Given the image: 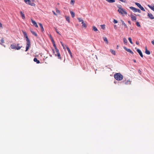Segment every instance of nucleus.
I'll return each mask as SVG.
<instances>
[{
	"mask_svg": "<svg viewBox=\"0 0 154 154\" xmlns=\"http://www.w3.org/2000/svg\"><path fill=\"white\" fill-rule=\"evenodd\" d=\"M33 61L35 62H36V63L37 64H38V63H40L39 61V60H38L37 58L35 57L34 58Z\"/></svg>",
	"mask_w": 154,
	"mask_h": 154,
	"instance_id": "obj_16",
	"label": "nucleus"
},
{
	"mask_svg": "<svg viewBox=\"0 0 154 154\" xmlns=\"http://www.w3.org/2000/svg\"><path fill=\"white\" fill-rule=\"evenodd\" d=\"M106 1L109 3H113L115 2V0H106Z\"/></svg>",
	"mask_w": 154,
	"mask_h": 154,
	"instance_id": "obj_28",
	"label": "nucleus"
},
{
	"mask_svg": "<svg viewBox=\"0 0 154 154\" xmlns=\"http://www.w3.org/2000/svg\"><path fill=\"white\" fill-rule=\"evenodd\" d=\"M123 82L125 85H130L131 84V81H130V80H125L124 81H123Z\"/></svg>",
	"mask_w": 154,
	"mask_h": 154,
	"instance_id": "obj_7",
	"label": "nucleus"
},
{
	"mask_svg": "<svg viewBox=\"0 0 154 154\" xmlns=\"http://www.w3.org/2000/svg\"><path fill=\"white\" fill-rule=\"evenodd\" d=\"M123 48L126 51H127L130 53H131L132 54H134L133 52L130 49H128V48H127L125 47H123Z\"/></svg>",
	"mask_w": 154,
	"mask_h": 154,
	"instance_id": "obj_6",
	"label": "nucleus"
},
{
	"mask_svg": "<svg viewBox=\"0 0 154 154\" xmlns=\"http://www.w3.org/2000/svg\"><path fill=\"white\" fill-rule=\"evenodd\" d=\"M75 0H71L70 2L71 4H72L73 5L75 3Z\"/></svg>",
	"mask_w": 154,
	"mask_h": 154,
	"instance_id": "obj_36",
	"label": "nucleus"
},
{
	"mask_svg": "<svg viewBox=\"0 0 154 154\" xmlns=\"http://www.w3.org/2000/svg\"><path fill=\"white\" fill-rule=\"evenodd\" d=\"M129 8L131 9L134 12H136V11H137V8H136L134 7H131Z\"/></svg>",
	"mask_w": 154,
	"mask_h": 154,
	"instance_id": "obj_13",
	"label": "nucleus"
},
{
	"mask_svg": "<svg viewBox=\"0 0 154 154\" xmlns=\"http://www.w3.org/2000/svg\"><path fill=\"white\" fill-rule=\"evenodd\" d=\"M151 42L153 45H154V40L152 41Z\"/></svg>",
	"mask_w": 154,
	"mask_h": 154,
	"instance_id": "obj_46",
	"label": "nucleus"
},
{
	"mask_svg": "<svg viewBox=\"0 0 154 154\" xmlns=\"http://www.w3.org/2000/svg\"><path fill=\"white\" fill-rule=\"evenodd\" d=\"M136 44L137 45H139V42H136Z\"/></svg>",
	"mask_w": 154,
	"mask_h": 154,
	"instance_id": "obj_49",
	"label": "nucleus"
},
{
	"mask_svg": "<svg viewBox=\"0 0 154 154\" xmlns=\"http://www.w3.org/2000/svg\"><path fill=\"white\" fill-rule=\"evenodd\" d=\"M103 39L106 43L107 44H108V41L107 38L106 37H103Z\"/></svg>",
	"mask_w": 154,
	"mask_h": 154,
	"instance_id": "obj_19",
	"label": "nucleus"
},
{
	"mask_svg": "<svg viewBox=\"0 0 154 154\" xmlns=\"http://www.w3.org/2000/svg\"><path fill=\"white\" fill-rule=\"evenodd\" d=\"M1 42H2V43H4V41L3 38H2L1 39Z\"/></svg>",
	"mask_w": 154,
	"mask_h": 154,
	"instance_id": "obj_43",
	"label": "nucleus"
},
{
	"mask_svg": "<svg viewBox=\"0 0 154 154\" xmlns=\"http://www.w3.org/2000/svg\"><path fill=\"white\" fill-rule=\"evenodd\" d=\"M23 33L24 37L26 38V43L25 51H27L29 50V47H30V42L27 35V33L23 31Z\"/></svg>",
	"mask_w": 154,
	"mask_h": 154,
	"instance_id": "obj_1",
	"label": "nucleus"
},
{
	"mask_svg": "<svg viewBox=\"0 0 154 154\" xmlns=\"http://www.w3.org/2000/svg\"><path fill=\"white\" fill-rule=\"evenodd\" d=\"M148 16L151 19H154V17H153V15L151 13H148Z\"/></svg>",
	"mask_w": 154,
	"mask_h": 154,
	"instance_id": "obj_12",
	"label": "nucleus"
},
{
	"mask_svg": "<svg viewBox=\"0 0 154 154\" xmlns=\"http://www.w3.org/2000/svg\"><path fill=\"white\" fill-rule=\"evenodd\" d=\"M135 4L139 8H140L141 6V5H140V4L137 2H135Z\"/></svg>",
	"mask_w": 154,
	"mask_h": 154,
	"instance_id": "obj_27",
	"label": "nucleus"
},
{
	"mask_svg": "<svg viewBox=\"0 0 154 154\" xmlns=\"http://www.w3.org/2000/svg\"><path fill=\"white\" fill-rule=\"evenodd\" d=\"M49 37L50 38L52 42V41H54V39H53V38L52 37V36L51 35H50V34L49 35Z\"/></svg>",
	"mask_w": 154,
	"mask_h": 154,
	"instance_id": "obj_31",
	"label": "nucleus"
},
{
	"mask_svg": "<svg viewBox=\"0 0 154 154\" xmlns=\"http://www.w3.org/2000/svg\"><path fill=\"white\" fill-rule=\"evenodd\" d=\"M140 8L142 11H145V10L143 8L142 6H141Z\"/></svg>",
	"mask_w": 154,
	"mask_h": 154,
	"instance_id": "obj_38",
	"label": "nucleus"
},
{
	"mask_svg": "<svg viewBox=\"0 0 154 154\" xmlns=\"http://www.w3.org/2000/svg\"><path fill=\"white\" fill-rule=\"evenodd\" d=\"M101 28L103 29H104L105 28V25H100Z\"/></svg>",
	"mask_w": 154,
	"mask_h": 154,
	"instance_id": "obj_37",
	"label": "nucleus"
},
{
	"mask_svg": "<svg viewBox=\"0 0 154 154\" xmlns=\"http://www.w3.org/2000/svg\"><path fill=\"white\" fill-rule=\"evenodd\" d=\"M128 23L130 24H131V22H130V21H128Z\"/></svg>",
	"mask_w": 154,
	"mask_h": 154,
	"instance_id": "obj_54",
	"label": "nucleus"
},
{
	"mask_svg": "<svg viewBox=\"0 0 154 154\" xmlns=\"http://www.w3.org/2000/svg\"><path fill=\"white\" fill-rule=\"evenodd\" d=\"M82 26L83 27L85 28L87 27V25L85 23L84 21L82 23Z\"/></svg>",
	"mask_w": 154,
	"mask_h": 154,
	"instance_id": "obj_24",
	"label": "nucleus"
},
{
	"mask_svg": "<svg viewBox=\"0 0 154 154\" xmlns=\"http://www.w3.org/2000/svg\"><path fill=\"white\" fill-rule=\"evenodd\" d=\"M24 2L27 4L30 5L32 6H35V4L34 3L32 2L31 3V1L30 0H24Z\"/></svg>",
	"mask_w": 154,
	"mask_h": 154,
	"instance_id": "obj_4",
	"label": "nucleus"
},
{
	"mask_svg": "<svg viewBox=\"0 0 154 154\" xmlns=\"http://www.w3.org/2000/svg\"><path fill=\"white\" fill-rule=\"evenodd\" d=\"M0 27H2V25L1 23H0Z\"/></svg>",
	"mask_w": 154,
	"mask_h": 154,
	"instance_id": "obj_51",
	"label": "nucleus"
},
{
	"mask_svg": "<svg viewBox=\"0 0 154 154\" xmlns=\"http://www.w3.org/2000/svg\"><path fill=\"white\" fill-rule=\"evenodd\" d=\"M77 19H78V20L79 21V22H82V23L84 21L83 20H82L81 18H78Z\"/></svg>",
	"mask_w": 154,
	"mask_h": 154,
	"instance_id": "obj_33",
	"label": "nucleus"
},
{
	"mask_svg": "<svg viewBox=\"0 0 154 154\" xmlns=\"http://www.w3.org/2000/svg\"><path fill=\"white\" fill-rule=\"evenodd\" d=\"M136 24L137 26L139 27H140V25L138 22H137Z\"/></svg>",
	"mask_w": 154,
	"mask_h": 154,
	"instance_id": "obj_35",
	"label": "nucleus"
},
{
	"mask_svg": "<svg viewBox=\"0 0 154 154\" xmlns=\"http://www.w3.org/2000/svg\"><path fill=\"white\" fill-rule=\"evenodd\" d=\"M39 25L40 27H41L42 32H44V30L42 24L41 23H39Z\"/></svg>",
	"mask_w": 154,
	"mask_h": 154,
	"instance_id": "obj_17",
	"label": "nucleus"
},
{
	"mask_svg": "<svg viewBox=\"0 0 154 154\" xmlns=\"http://www.w3.org/2000/svg\"><path fill=\"white\" fill-rule=\"evenodd\" d=\"M70 13L72 17L73 18L75 16V13L72 11H70Z\"/></svg>",
	"mask_w": 154,
	"mask_h": 154,
	"instance_id": "obj_21",
	"label": "nucleus"
},
{
	"mask_svg": "<svg viewBox=\"0 0 154 154\" xmlns=\"http://www.w3.org/2000/svg\"><path fill=\"white\" fill-rule=\"evenodd\" d=\"M31 31V33L34 35L35 36H37V34H36V33L35 32H34L33 31Z\"/></svg>",
	"mask_w": 154,
	"mask_h": 154,
	"instance_id": "obj_29",
	"label": "nucleus"
},
{
	"mask_svg": "<svg viewBox=\"0 0 154 154\" xmlns=\"http://www.w3.org/2000/svg\"><path fill=\"white\" fill-rule=\"evenodd\" d=\"M123 42L125 44H127V40L125 38H124L123 39Z\"/></svg>",
	"mask_w": 154,
	"mask_h": 154,
	"instance_id": "obj_25",
	"label": "nucleus"
},
{
	"mask_svg": "<svg viewBox=\"0 0 154 154\" xmlns=\"http://www.w3.org/2000/svg\"><path fill=\"white\" fill-rule=\"evenodd\" d=\"M53 12L54 14L55 15H56V13H55V12H54V11H53Z\"/></svg>",
	"mask_w": 154,
	"mask_h": 154,
	"instance_id": "obj_53",
	"label": "nucleus"
},
{
	"mask_svg": "<svg viewBox=\"0 0 154 154\" xmlns=\"http://www.w3.org/2000/svg\"><path fill=\"white\" fill-rule=\"evenodd\" d=\"M114 28L115 29H116V25H115L114 26Z\"/></svg>",
	"mask_w": 154,
	"mask_h": 154,
	"instance_id": "obj_47",
	"label": "nucleus"
},
{
	"mask_svg": "<svg viewBox=\"0 0 154 154\" xmlns=\"http://www.w3.org/2000/svg\"><path fill=\"white\" fill-rule=\"evenodd\" d=\"M118 11L122 15H123L124 14L126 15L127 14V12L125 11L123 8L121 10H118Z\"/></svg>",
	"mask_w": 154,
	"mask_h": 154,
	"instance_id": "obj_5",
	"label": "nucleus"
},
{
	"mask_svg": "<svg viewBox=\"0 0 154 154\" xmlns=\"http://www.w3.org/2000/svg\"><path fill=\"white\" fill-rule=\"evenodd\" d=\"M52 51H53V53L54 54H55V56H57V53L56 52H56H55V51H54V49H52Z\"/></svg>",
	"mask_w": 154,
	"mask_h": 154,
	"instance_id": "obj_34",
	"label": "nucleus"
},
{
	"mask_svg": "<svg viewBox=\"0 0 154 154\" xmlns=\"http://www.w3.org/2000/svg\"><path fill=\"white\" fill-rule=\"evenodd\" d=\"M151 10H153L154 11V6L152 7L149 5H147Z\"/></svg>",
	"mask_w": 154,
	"mask_h": 154,
	"instance_id": "obj_26",
	"label": "nucleus"
},
{
	"mask_svg": "<svg viewBox=\"0 0 154 154\" xmlns=\"http://www.w3.org/2000/svg\"><path fill=\"white\" fill-rule=\"evenodd\" d=\"M56 51V52L57 53V56L58 57V58L59 59H61V57H60V53H59V50H58V51Z\"/></svg>",
	"mask_w": 154,
	"mask_h": 154,
	"instance_id": "obj_15",
	"label": "nucleus"
},
{
	"mask_svg": "<svg viewBox=\"0 0 154 154\" xmlns=\"http://www.w3.org/2000/svg\"><path fill=\"white\" fill-rule=\"evenodd\" d=\"M145 52L146 54L148 55H149L150 54V52L149 50H147L146 47V50Z\"/></svg>",
	"mask_w": 154,
	"mask_h": 154,
	"instance_id": "obj_18",
	"label": "nucleus"
},
{
	"mask_svg": "<svg viewBox=\"0 0 154 154\" xmlns=\"http://www.w3.org/2000/svg\"><path fill=\"white\" fill-rule=\"evenodd\" d=\"M32 22L33 24V25L35 26L36 27H38V26L37 23L35 22V21L32 19H31Z\"/></svg>",
	"mask_w": 154,
	"mask_h": 154,
	"instance_id": "obj_10",
	"label": "nucleus"
},
{
	"mask_svg": "<svg viewBox=\"0 0 154 154\" xmlns=\"http://www.w3.org/2000/svg\"><path fill=\"white\" fill-rule=\"evenodd\" d=\"M52 43H53V46H54V47L55 49V51H58V49L57 48V47L56 45L55 44V42L54 41H52Z\"/></svg>",
	"mask_w": 154,
	"mask_h": 154,
	"instance_id": "obj_14",
	"label": "nucleus"
},
{
	"mask_svg": "<svg viewBox=\"0 0 154 154\" xmlns=\"http://www.w3.org/2000/svg\"><path fill=\"white\" fill-rule=\"evenodd\" d=\"M128 40H129V42H130V43L131 44H133V42H132V39H131V38L129 37L128 38Z\"/></svg>",
	"mask_w": 154,
	"mask_h": 154,
	"instance_id": "obj_32",
	"label": "nucleus"
},
{
	"mask_svg": "<svg viewBox=\"0 0 154 154\" xmlns=\"http://www.w3.org/2000/svg\"><path fill=\"white\" fill-rule=\"evenodd\" d=\"M110 52H111V53L112 54H113V55H116V51H114L112 49H111Z\"/></svg>",
	"mask_w": 154,
	"mask_h": 154,
	"instance_id": "obj_23",
	"label": "nucleus"
},
{
	"mask_svg": "<svg viewBox=\"0 0 154 154\" xmlns=\"http://www.w3.org/2000/svg\"><path fill=\"white\" fill-rule=\"evenodd\" d=\"M115 79L118 81H121L123 79V76L120 73H116L114 75Z\"/></svg>",
	"mask_w": 154,
	"mask_h": 154,
	"instance_id": "obj_2",
	"label": "nucleus"
},
{
	"mask_svg": "<svg viewBox=\"0 0 154 154\" xmlns=\"http://www.w3.org/2000/svg\"><path fill=\"white\" fill-rule=\"evenodd\" d=\"M56 12H57V13H60V11H59V10H57V11H56Z\"/></svg>",
	"mask_w": 154,
	"mask_h": 154,
	"instance_id": "obj_48",
	"label": "nucleus"
},
{
	"mask_svg": "<svg viewBox=\"0 0 154 154\" xmlns=\"http://www.w3.org/2000/svg\"><path fill=\"white\" fill-rule=\"evenodd\" d=\"M121 21L122 22V24H123L125 23L124 21H123L122 20H121Z\"/></svg>",
	"mask_w": 154,
	"mask_h": 154,
	"instance_id": "obj_50",
	"label": "nucleus"
},
{
	"mask_svg": "<svg viewBox=\"0 0 154 154\" xmlns=\"http://www.w3.org/2000/svg\"><path fill=\"white\" fill-rule=\"evenodd\" d=\"M19 44H17V45L15 44H13L11 45V47L12 49H15L17 50H20L21 48L22 47V46H19Z\"/></svg>",
	"mask_w": 154,
	"mask_h": 154,
	"instance_id": "obj_3",
	"label": "nucleus"
},
{
	"mask_svg": "<svg viewBox=\"0 0 154 154\" xmlns=\"http://www.w3.org/2000/svg\"><path fill=\"white\" fill-rule=\"evenodd\" d=\"M66 20L68 21L69 23L70 22V18L69 17L66 16Z\"/></svg>",
	"mask_w": 154,
	"mask_h": 154,
	"instance_id": "obj_20",
	"label": "nucleus"
},
{
	"mask_svg": "<svg viewBox=\"0 0 154 154\" xmlns=\"http://www.w3.org/2000/svg\"><path fill=\"white\" fill-rule=\"evenodd\" d=\"M122 25L124 26L125 28H127L128 27L127 25L125 24V23H124Z\"/></svg>",
	"mask_w": 154,
	"mask_h": 154,
	"instance_id": "obj_44",
	"label": "nucleus"
},
{
	"mask_svg": "<svg viewBox=\"0 0 154 154\" xmlns=\"http://www.w3.org/2000/svg\"><path fill=\"white\" fill-rule=\"evenodd\" d=\"M130 17L132 20L136 21V18L135 16L132 15H131Z\"/></svg>",
	"mask_w": 154,
	"mask_h": 154,
	"instance_id": "obj_11",
	"label": "nucleus"
},
{
	"mask_svg": "<svg viewBox=\"0 0 154 154\" xmlns=\"http://www.w3.org/2000/svg\"><path fill=\"white\" fill-rule=\"evenodd\" d=\"M136 11V12H137L139 13H140L141 12V11L140 10L138 9H137V11Z\"/></svg>",
	"mask_w": 154,
	"mask_h": 154,
	"instance_id": "obj_41",
	"label": "nucleus"
},
{
	"mask_svg": "<svg viewBox=\"0 0 154 154\" xmlns=\"http://www.w3.org/2000/svg\"><path fill=\"white\" fill-rule=\"evenodd\" d=\"M60 43H61L62 46H63V48L64 49L65 47H64V45L63 43L61 42H60Z\"/></svg>",
	"mask_w": 154,
	"mask_h": 154,
	"instance_id": "obj_42",
	"label": "nucleus"
},
{
	"mask_svg": "<svg viewBox=\"0 0 154 154\" xmlns=\"http://www.w3.org/2000/svg\"><path fill=\"white\" fill-rule=\"evenodd\" d=\"M119 48V46L118 45H117V48Z\"/></svg>",
	"mask_w": 154,
	"mask_h": 154,
	"instance_id": "obj_55",
	"label": "nucleus"
},
{
	"mask_svg": "<svg viewBox=\"0 0 154 154\" xmlns=\"http://www.w3.org/2000/svg\"><path fill=\"white\" fill-rule=\"evenodd\" d=\"M20 14H21L22 17L23 19H24L25 18V15L21 11L20 12Z\"/></svg>",
	"mask_w": 154,
	"mask_h": 154,
	"instance_id": "obj_22",
	"label": "nucleus"
},
{
	"mask_svg": "<svg viewBox=\"0 0 154 154\" xmlns=\"http://www.w3.org/2000/svg\"><path fill=\"white\" fill-rule=\"evenodd\" d=\"M118 7L119 9L118 10H121V9H122V6L121 5H120L119 6H118Z\"/></svg>",
	"mask_w": 154,
	"mask_h": 154,
	"instance_id": "obj_39",
	"label": "nucleus"
},
{
	"mask_svg": "<svg viewBox=\"0 0 154 154\" xmlns=\"http://www.w3.org/2000/svg\"><path fill=\"white\" fill-rule=\"evenodd\" d=\"M113 22L114 23H118V21L115 19H114Z\"/></svg>",
	"mask_w": 154,
	"mask_h": 154,
	"instance_id": "obj_40",
	"label": "nucleus"
},
{
	"mask_svg": "<svg viewBox=\"0 0 154 154\" xmlns=\"http://www.w3.org/2000/svg\"><path fill=\"white\" fill-rule=\"evenodd\" d=\"M133 60V61L135 63H136V60Z\"/></svg>",
	"mask_w": 154,
	"mask_h": 154,
	"instance_id": "obj_52",
	"label": "nucleus"
},
{
	"mask_svg": "<svg viewBox=\"0 0 154 154\" xmlns=\"http://www.w3.org/2000/svg\"><path fill=\"white\" fill-rule=\"evenodd\" d=\"M137 51L138 52V53L139 54L140 56L143 57L142 53L141 51V50L139 49H138L137 50Z\"/></svg>",
	"mask_w": 154,
	"mask_h": 154,
	"instance_id": "obj_8",
	"label": "nucleus"
},
{
	"mask_svg": "<svg viewBox=\"0 0 154 154\" xmlns=\"http://www.w3.org/2000/svg\"><path fill=\"white\" fill-rule=\"evenodd\" d=\"M66 49H67L69 54L70 55L71 57H72V54L71 52V51L70 50V49L67 46H66Z\"/></svg>",
	"mask_w": 154,
	"mask_h": 154,
	"instance_id": "obj_9",
	"label": "nucleus"
},
{
	"mask_svg": "<svg viewBox=\"0 0 154 154\" xmlns=\"http://www.w3.org/2000/svg\"><path fill=\"white\" fill-rule=\"evenodd\" d=\"M55 30H56V32L57 33V34H60L59 33V32L57 31V29H55Z\"/></svg>",
	"mask_w": 154,
	"mask_h": 154,
	"instance_id": "obj_45",
	"label": "nucleus"
},
{
	"mask_svg": "<svg viewBox=\"0 0 154 154\" xmlns=\"http://www.w3.org/2000/svg\"><path fill=\"white\" fill-rule=\"evenodd\" d=\"M93 30L95 31H98V29L97 28L94 26H93Z\"/></svg>",
	"mask_w": 154,
	"mask_h": 154,
	"instance_id": "obj_30",
	"label": "nucleus"
}]
</instances>
